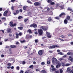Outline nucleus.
<instances>
[{
	"mask_svg": "<svg viewBox=\"0 0 73 73\" xmlns=\"http://www.w3.org/2000/svg\"><path fill=\"white\" fill-rule=\"evenodd\" d=\"M15 35H16V38H19V34H17V33H16L15 34Z\"/></svg>",
	"mask_w": 73,
	"mask_h": 73,
	"instance_id": "obj_20",
	"label": "nucleus"
},
{
	"mask_svg": "<svg viewBox=\"0 0 73 73\" xmlns=\"http://www.w3.org/2000/svg\"><path fill=\"white\" fill-rule=\"evenodd\" d=\"M55 73H60V71L59 70H57V71H55Z\"/></svg>",
	"mask_w": 73,
	"mask_h": 73,
	"instance_id": "obj_50",
	"label": "nucleus"
},
{
	"mask_svg": "<svg viewBox=\"0 0 73 73\" xmlns=\"http://www.w3.org/2000/svg\"><path fill=\"white\" fill-rule=\"evenodd\" d=\"M64 24H66L68 23V21L66 19H65L64 21Z\"/></svg>",
	"mask_w": 73,
	"mask_h": 73,
	"instance_id": "obj_21",
	"label": "nucleus"
},
{
	"mask_svg": "<svg viewBox=\"0 0 73 73\" xmlns=\"http://www.w3.org/2000/svg\"><path fill=\"white\" fill-rule=\"evenodd\" d=\"M56 48V47L55 46V45H53V46H50L49 48L50 49H53V48Z\"/></svg>",
	"mask_w": 73,
	"mask_h": 73,
	"instance_id": "obj_16",
	"label": "nucleus"
},
{
	"mask_svg": "<svg viewBox=\"0 0 73 73\" xmlns=\"http://www.w3.org/2000/svg\"><path fill=\"white\" fill-rule=\"evenodd\" d=\"M56 70V68H53L52 69V70L53 72H55Z\"/></svg>",
	"mask_w": 73,
	"mask_h": 73,
	"instance_id": "obj_35",
	"label": "nucleus"
},
{
	"mask_svg": "<svg viewBox=\"0 0 73 73\" xmlns=\"http://www.w3.org/2000/svg\"><path fill=\"white\" fill-rule=\"evenodd\" d=\"M36 72H38V71H40V70L39 68L37 69L36 70Z\"/></svg>",
	"mask_w": 73,
	"mask_h": 73,
	"instance_id": "obj_48",
	"label": "nucleus"
},
{
	"mask_svg": "<svg viewBox=\"0 0 73 73\" xmlns=\"http://www.w3.org/2000/svg\"><path fill=\"white\" fill-rule=\"evenodd\" d=\"M65 13H61L59 15V17H62V16H63V17H62V18L64 19L65 17Z\"/></svg>",
	"mask_w": 73,
	"mask_h": 73,
	"instance_id": "obj_9",
	"label": "nucleus"
},
{
	"mask_svg": "<svg viewBox=\"0 0 73 73\" xmlns=\"http://www.w3.org/2000/svg\"><path fill=\"white\" fill-rule=\"evenodd\" d=\"M64 60V59L63 58H60L59 59V61H62V60Z\"/></svg>",
	"mask_w": 73,
	"mask_h": 73,
	"instance_id": "obj_51",
	"label": "nucleus"
},
{
	"mask_svg": "<svg viewBox=\"0 0 73 73\" xmlns=\"http://www.w3.org/2000/svg\"><path fill=\"white\" fill-rule=\"evenodd\" d=\"M70 61H71V62H73V58H72L71 59H70Z\"/></svg>",
	"mask_w": 73,
	"mask_h": 73,
	"instance_id": "obj_61",
	"label": "nucleus"
},
{
	"mask_svg": "<svg viewBox=\"0 0 73 73\" xmlns=\"http://www.w3.org/2000/svg\"><path fill=\"white\" fill-rule=\"evenodd\" d=\"M19 12H23V10H22V9H19Z\"/></svg>",
	"mask_w": 73,
	"mask_h": 73,
	"instance_id": "obj_57",
	"label": "nucleus"
},
{
	"mask_svg": "<svg viewBox=\"0 0 73 73\" xmlns=\"http://www.w3.org/2000/svg\"><path fill=\"white\" fill-rule=\"evenodd\" d=\"M8 11H5L3 13L4 16H7V13H8Z\"/></svg>",
	"mask_w": 73,
	"mask_h": 73,
	"instance_id": "obj_15",
	"label": "nucleus"
},
{
	"mask_svg": "<svg viewBox=\"0 0 73 73\" xmlns=\"http://www.w3.org/2000/svg\"><path fill=\"white\" fill-rule=\"evenodd\" d=\"M22 18V16H19L18 17V19L19 20L20 19H21Z\"/></svg>",
	"mask_w": 73,
	"mask_h": 73,
	"instance_id": "obj_45",
	"label": "nucleus"
},
{
	"mask_svg": "<svg viewBox=\"0 0 73 73\" xmlns=\"http://www.w3.org/2000/svg\"><path fill=\"white\" fill-rule=\"evenodd\" d=\"M42 65H44L45 64V62H41Z\"/></svg>",
	"mask_w": 73,
	"mask_h": 73,
	"instance_id": "obj_56",
	"label": "nucleus"
},
{
	"mask_svg": "<svg viewBox=\"0 0 73 73\" xmlns=\"http://www.w3.org/2000/svg\"><path fill=\"white\" fill-rule=\"evenodd\" d=\"M27 6H24L23 8V10H24V11H25L26 9H27Z\"/></svg>",
	"mask_w": 73,
	"mask_h": 73,
	"instance_id": "obj_30",
	"label": "nucleus"
},
{
	"mask_svg": "<svg viewBox=\"0 0 73 73\" xmlns=\"http://www.w3.org/2000/svg\"><path fill=\"white\" fill-rule=\"evenodd\" d=\"M14 7H13V6H12L11 7V9L12 10H14Z\"/></svg>",
	"mask_w": 73,
	"mask_h": 73,
	"instance_id": "obj_49",
	"label": "nucleus"
},
{
	"mask_svg": "<svg viewBox=\"0 0 73 73\" xmlns=\"http://www.w3.org/2000/svg\"><path fill=\"white\" fill-rule=\"evenodd\" d=\"M25 64V62L24 61H23L22 62V64H23V65H24Z\"/></svg>",
	"mask_w": 73,
	"mask_h": 73,
	"instance_id": "obj_60",
	"label": "nucleus"
},
{
	"mask_svg": "<svg viewBox=\"0 0 73 73\" xmlns=\"http://www.w3.org/2000/svg\"><path fill=\"white\" fill-rule=\"evenodd\" d=\"M56 7H58L60 5V4H59L58 3H57L56 4Z\"/></svg>",
	"mask_w": 73,
	"mask_h": 73,
	"instance_id": "obj_41",
	"label": "nucleus"
},
{
	"mask_svg": "<svg viewBox=\"0 0 73 73\" xmlns=\"http://www.w3.org/2000/svg\"><path fill=\"white\" fill-rule=\"evenodd\" d=\"M27 32L28 33H29V34H32V33H33L32 30H31L30 29H29L28 30H27Z\"/></svg>",
	"mask_w": 73,
	"mask_h": 73,
	"instance_id": "obj_13",
	"label": "nucleus"
},
{
	"mask_svg": "<svg viewBox=\"0 0 73 73\" xmlns=\"http://www.w3.org/2000/svg\"><path fill=\"white\" fill-rule=\"evenodd\" d=\"M46 33L47 35V37H48V38H51V37H52V36L50 35V33H48L47 31L46 32Z\"/></svg>",
	"mask_w": 73,
	"mask_h": 73,
	"instance_id": "obj_7",
	"label": "nucleus"
},
{
	"mask_svg": "<svg viewBox=\"0 0 73 73\" xmlns=\"http://www.w3.org/2000/svg\"><path fill=\"white\" fill-rule=\"evenodd\" d=\"M58 54H60V55H64V53L61 52L58 53Z\"/></svg>",
	"mask_w": 73,
	"mask_h": 73,
	"instance_id": "obj_34",
	"label": "nucleus"
},
{
	"mask_svg": "<svg viewBox=\"0 0 73 73\" xmlns=\"http://www.w3.org/2000/svg\"><path fill=\"white\" fill-rule=\"evenodd\" d=\"M20 73H24V71L22 70H20Z\"/></svg>",
	"mask_w": 73,
	"mask_h": 73,
	"instance_id": "obj_62",
	"label": "nucleus"
},
{
	"mask_svg": "<svg viewBox=\"0 0 73 73\" xmlns=\"http://www.w3.org/2000/svg\"><path fill=\"white\" fill-rule=\"evenodd\" d=\"M59 7H60L62 9H63L64 8V7L62 5L60 6Z\"/></svg>",
	"mask_w": 73,
	"mask_h": 73,
	"instance_id": "obj_29",
	"label": "nucleus"
},
{
	"mask_svg": "<svg viewBox=\"0 0 73 73\" xmlns=\"http://www.w3.org/2000/svg\"><path fill=\"white\" fill-rule=\"evenodd\" d=\"M34 33L35 35H37L38 34V33H37V31L35 32Z\"/></svg>",
	"mask_w": 73,
	"mask_h": 73,
	"instance_id": "obj_64",
	"label": "nucleus"
},
{
	"mask_svg": "<svg viewBox=\"0 0 73 73\" xmlns=\"http://www.w3.org/2000/svg\"><path fill=\"white\" fill-rule=\"evenodd\" d=\"M56 64L57 65L56 66V68H60V66H61V64L60 61L57 62H56Z\"/></svg>",
	"mask_w": 73,
	"mask_h": 73,
	"instance_id": "obj_3",
	"label": "nucleus"
},
{
	"mask_svg": "<svg viewBox=\"0 0 73 73\" xmlns=\"http://www.w3.org/2000/svg\"><path fill=\"white\" fill-rule=\"evenodd\" d=\"M28 3H30V4H32V2H31L30 1H28Z\"/></svg>",
	"mask_w": 73,
	"mask_h": 73,
	"instance_id": "obj_63",
	"label": "nucleus"
},
{
	"mask_svg": "<svg viewBox=\"0 0 73 73\" xmlns=\"http://www.w3.org/2000/svg\"><path fill=\"white\" fill-rule=\"evenodd\" d=\"M26 41L25 40H20V42L21 43H24V42H25Z\"/></svg>",
	"mask_w": 73,
	"mask_h": 73,
	"instance_id": "obj_31",
	"label": "nucleus"
},
{
	"mask_svg": "<svg viewBox=\"0 0 73 73\" xmlns=\"http://www.w3.org/2000/svg\"><path fill=\"white\" fill-rule=\"evenodd\" d=\"M34 5L35 6H37V7H38V6H40V3L39 2H35L34 3Z\"/></svg>",
	"mask_w": 73,
	"mask_h": 73,
	"instance_id": "obj_10",
	"label": "nucleus"
},
{
	"mask_svg": "<svg viewBox=\"0 0 73 73\" xmlns=\"http://www.w3.org/2000/svg\"><path fill=\"white\" fill-rule=\"evenodd\" d=\"M32 14V12H29L28 13V15H31Z\"/></svg>",
	"mask_w": 73,
	"mask_h": 73,
	"instance_id": "obj_58",
	"label": "nucleus"
},
{
	"mask_svg": "<svg viewBox=\"0 0 73 73\" xmlns=\"http://www.w3.org/2000/svg\"><path fill=\"white\" fill-rule=\"evenodd\" d=\"M61 37H62V38H65V36L62 35H61L60 36Z\"/></svg>",
	"mask_w": 73,
	"mask_h": 73,
	"instance_id": "obj_38",
	"label": "nucleus"
},
{
	"mask_svg": "<svg viewBox=\"0 0 73 73\" xmlns=\"http://www.w3.org/2000/svg\"><path fill=\"white\" fill-rule=\"evenodd\" d=\"M38 32L39 35L40 36H41L43 33V31L42 29H38Z\"/></svg>",
	"mask_w": 73,
	"mask_h": 73,
	"instance_id": "obj_2",
	"label": "nucleus"
},
{
	"mask_svg": "<svg viewBox=\"0 0 73 73\" xmlns=\"http://www.w3.org/2000/svg\"><path fill=\"white\" fill-rule=\"evenodd\" d=\"M24 21L25 23H26L27 21H29V19H25Z\"/></svg>",
	"mask_w": 73,
	"mask_h": 73,
	"instance_id": "obj_26",
	"label": "nucleus"
},
{
	"mask_svg": "<svg viewBox=\"0 0 73 73\" xmlns=\"http://www.w3.org/2000/svg\"><path fill=\"white\" fill-rule=\"evenodd\" d=\"M16 70H19V69H20V67L19 66H17L16 67Z\"/></svg>",
	"mask_w": 73,
	"mask_h": 73,
	"instance_id": "obj_33",
	"label": "nucleus"
},
{
	"mask_svg": "<svg viewBox=\"0 0 73 73\" xmlns=\"http://www.w3.org/2000/svg\"><path fill=\"white\" fill-rule=\"evenodd\" d=\"M42 73H46V71L44 70H43L41 71Z\"/></svg>",
	"mask_w": 73,
	"mask_h": 73,
	"instance_id": "obj_25",
	"label": "nucleus"
},
{
	"mask_svg": "<svg viewBox=\"0 0 73 73\" xmlns=\"http://www.w3.org/2000/svg\"><path fill=\"white\" fill-rule=\"evenodd\" d=\"M30 73V70H28L26 72H25V73Z\"/></svg>",
	"mask_w": 73,
	"mask_h": 73,
	"instance_id": "obj_36",
	"label": "nucleus"
},
{
	"mask_svg": "<svg viewBox=\"0 0 73 73\" xmlns=\"http://www.w3.org/2000/svg\"><path fill=\"white\" fill-rule=\"evenodd\" d=\"M16 47H17L15 45H11L10 46L11 48H16Z\"/></svg>",
	"mask_w": 73,
	"mask_h": 73,
	"instance_id": "obj_14",
	"label": "nucleus"
},
{
	"mask_svg": "<svg viewBox=\"0 0 73 73\" xmlns=\"http://www.w3.org/2000/svg\"><path fill=\"white\" fill-rule=\"evenodd\" d=\"M60 73H63V70L62 69H59Z\"/></svg>",
	"mask_w": 73,
	"mask_h": 73,
	"instance_id": "obj_23",
	"label": "nucleus"
},
{
	"mask_svg": "<svg viewBox=\"0 0 73 73\" xmlns=\"http://www.w3.org/2000/svg\"><path fill=\"white\" fill-rule=\"evenodd\" d=\"M66 19L67 20H69L70 19V17L69 16H68L66 17Z\"/></svg>",
	"mask_w": 73,
	"mask_h": 73,
	"instance_id": "obj_28",
	"label": "nucleus"
},
{
	"mask_svg": "<svg viewBox=\"0 0 73 73\" xmlns=\"http://www.w3.org/2000/svg\"><path fill=\"white\" fill-rule=\"evenodd\" d=\"M48 52H49V53H53V51L49 50Z\"/></svg>",
	"mask_w": 73,
	"mask_h": 73,
	"instance_id": "obj_47",
	"label": "nucleus"
},
{
	"mask_svg": "<svg viewBox=\"0 0 73 73\" xmlns=\"http://www.w3.org/2000/svg\"><path fill=\"white\" fill-rule=\"evenodd\" d=\"M40 28H42V30L43 31H46V30H48V28L46 27V26H44L41 27Z\"/></svg>",
	"mask_w": 73,
	"mask_h": 73,
	"instance_id": "obj_8",
	"label": "nucleus"
},
{
	"mask_svg": "<svg viewBox=\"0 0 73 73\" xmlns=\"http://www.w3.org/2000/svg\"><path fill=\"white\" fill-rule=\"evenodd\" d=\"M19 13V11L18 10H16V13H13V14L14 15H17Z\"/></svg>",
	"mask_w": 73,
	"mask_h": 73,
	"instance_id": "obj_12",
	"label": "nucleus"
},
{
	"mask_svg": "<svg viewBox=\"0 0 73 73\" xmlns=\"http://www.w3.org/2000/svg\"><path fill=\"white\" fill-rule=\"evenodd\" d=\"M54 4H55V3L54 2H51L50 3V4L51 5H54Z\"/></svg>",
	"mask_w": 73,
	"mask_h": 73,
	"instance_id": "obj_37",
	"label": "nucleus"
},
{
	"mask_svg": "<svg viewBox=\"0 0 73 73\" xmlns=\"http://www.w3.org/2000/svg\"><path fill=\"white\" fill-rule=\"evenodd\" d=\"M67 54H68L69 56H73V54H71L70 52H68L67 53Z\"/></svg>",
	"mask_w": 73,
	"mask_h": 73,
	"instance_id": "obj_22",
	"label": "nucleus"
},
{
	"mask_svg": "<svg viewBox=\"0 0 73 73\" xmlns=\"http://www.w3.org/2000/svg\"><path fill=\"white\" fill-rule=\"evenodd\" d=\"M55 19H57V20H60V18L58 17H55Z\"/></svg>",
	"mask_w": 73,
	"mask_h": 73,
	"instance_id": "obj_42",
	"label": "nucleus"
},
{
	"mask_svg": "<svg viewBox=\"0 0 73 73\" xmlns=\"http://www.w3.org/2000/svg\"><path fill=\"white\" fill-rule=\"evenodd\" d=\"M69 65H70V64L68 63L65 65L66 66H69Z\"/></svg>",
	"mask_w": 73,
	"mask_h": 73,
	"instance_id": "obj_39",
	"label": "nucleus"
},
{
	"mask_svg": "<svg viewBox=\"0 0 73 73\" xmlns=\"http://www.w3.org/2000/svg\"><path fill=\"white\" fill-rule=\"evenodd\" d=\"M29 35H27L26 36V37H25V38L26 40H28L29 39Z\"/></svg>",
	"mask_w": 73,
	"mask_h": 73,
	"instance_id": "obj_18",
	"label": "nucleus"
},
{
	"mask_svg": "<svg viewBox=\"0 0 73 73\" xmlns=\"http://www.w3.org/2000/svg\"><path fill=\"white\" fill-rule=\"evenodd\" d=\"M50 62L49 61H47V64H50Z\"/></svg>",
	"mask_w": 73,
	"mask_h": 73,
	"instance_id": "obj_52",
	"label": "nucleus"
},
{
	"mask_svg": "<svg viewBox=\"0 0 73 73\" xmlns=\"http://www.w3.org/2000/svg\"><path fill=\"white\" fill-rule=\"evenodd\" d=\"M38 54L40 56H41L42 54V50H40L38 52Z\"/></svg>",
	"mask_w": 73,
	"mask_h": 73,
	"instance_id": "obj_11",
	"label": "nucleus"
},
{
	"mask_svg": "<svg viewBox=\"0 0 73 73\" xmlns=\"http://www.w3.org/2000/svg\"><path fill=\"white\" fill-rule=\"evenodd\" d=\"M7 66H11V63H8L7 64Z\"/></svg>",
	"mask_w": 73,
	"mask_h": 73,
	"instance_id": "obj_43",
	"label": "nucleus"
},
{
	"mask_svg": "<svg viewBox=\"0 0 73 73\" xmlns=\"http://www.w3.org/2000/svg\"><path fill=\"white\" fill-rule=\"evenodd\" d=\"M6 32L7 33L11 34V33H12V29L10 28H8L6 30Z\"/></svg>",
	"mask_w": 73,
	"mask_h": 73,
	"instance_id": "obj_6",
	"label": "nucleus"
},
{
	"mask_svg": "<svg viewBox=\"0 0 73 73\" xmlns=\"http://www.w3.org/2000/svg\"><path fill=\"white\" fill-rule=\"evenodd\" d=\"M30 27L31 28H32V27H33V28H37V25L35 23H33L31 24L30 25Z\"/></svg>",
	"mask_w": 73,
	"mask_h": 73,
	"instance_id": "obj_5",
	"label": "nucleus"
},
{
	"mask_svg": "<svg viewBox=\"0 0 73 73\" xmlns=\"http://www.w3.org/2000/svg\"><path fill=\"white\" fill-rule=\"evenodd\" d=\"M18 29H19V30H22V29H23V27H18Z\"/></svg>",
	"mask_w": 73,
	"mask_h": 73,
	"instance_id": "obj_17",
	"label": "nucleus"
},
{
	"mask_svg": "<svg viewBox=\"0 0 73 73\" xmlns=\"http://www.w3.org/2000/svg\"><path fill=\"white\" fill-rule=\"evenodd\" d=\"M38 39H35V43H37V42H38Z\"/></svg>",
	"mask_w": 73,
	"mask_h": 73,
	"instance_id": "obj_44",
	"label": "nucleus"
},
{
	"mask_svg": "<svg viewBox=\"0 0 73 73\" xmlns=\"http://www.w3.org/2000/svg\"><path fill=\"white\" fill-rule=\"evenodd\" d=\"M18 34L19 35V36H22V35H23V33H22L21 32H20Z\"/></svg>",
	"mask_w": 73,
	"mask_h": 73,
	"instance_id": "obj_32",
	"label": "nucleus"
},
{
	"mask_svg": "<svg viewBox=\"0 0 73 73\" xmlns=\"http://www.w3.org/2000/svg\"><path fill=\"white\" fill-rule=\"evenodd\" d=\"M70 73H73V70H72L70 71Z\"/></svg>",
	"mask_w": 73,
	"mask_h": 73,
	"instance_id": "obj_55",
	"label": "nucleus"
},
{
	"mask_svg": "<svg viewBox=\"0 0 73 73\" xmlns=\"http://www.w3.org/2000/svg\"><path fill=\"white\" fill-rule=\"evenodd\" d=\"M44 42H47L48 41V40L46 39H45L44 40Z\"/></svg>",
	"mask_w": 73,
	"mask_h": 73,
	"instance_id": "obj_59",
	"label": "nucleus"
},
{
	"mask_svg": "<svg viewBox=\"0 0 73 73\" xmlns=\"http://www.w3.org/2000/svg\"><path fill=\"white\" fill-rule=\"evenodd\" d=\"M68 11H70L71 12H73V10L72 9H70V8L68 7L67 9Z\"/></svg>",
	"mask_w": 73,
	"mask_h": 73,
	"instance_id": "obj_27",
	"label": "nucleus"
},
{
	"mask_svg": "<svg viewBox=\"0 0 73 73\" xmlns=\"http://www.w3.org/2000/svg\"><path fill=\"white\" fill-rule=\"evenodd\" d=\"M68 36H69V37H70V36H72V35L71 34H68Z\"/></svg>",
	"mask_w": 73,
	"mask_h": 73,
	"instance_id": "obj_46",
	"label": "nucleus"
},
{
	"mask_svg": "<svg viewBox=\"0 0 73 73\" xmlns=\"http://www.w3.org/2000/svg\"><path fill=\"white\" fill-rule=\"evenodd\" d=\"M32 35H30L29 36V38H32Z\"/></svg>",
	"mask_w": 73,
	"mask_h": 73,
	"instance_id": "obj_53",
	"label": "nucleus"
},
{
	"mask_svg": "<svg viewBox=\"0 0 73 73\" xmlns=\"http://www.w3.org/2000/svg\"><path fill=\"white\" fill-rule=\"evenodd\" d=\"M33 66V65H31L29 67V68H32Z\"/></svg>",
	"mask_w": 73,
	"mask_h": 73,
	"instance_id": "obj_54",
	"label": "nucleus"
},
{
	"mask_svg": "<svg viewBox=\"0 0 73 73\" xmlns=\"http://www.w3.org/2000/svg\"><path fill=\"white\" fill-rule=\"evenodd\" d=\"M9 25L10 27H15V26H16L17 25V24L14 23L13 24V23L12 21H11L10 22Z\"/></svg>",
	"mask_w": 73,
	"mask_h": 73,
	"instance_id": "obj_1",
	"label": "nucleus"
},
{
	"mask_svg": "<svg viewBox=\"0 0 73 73\" xmlns=\"http://www.w3.org/2000/svg\"><path fill=\"white\" fill-rule=\"evenodd\" d=\"M52 18L50 17H49L48 19V21L49 22L51 21H52Z\"/></svg>",
	"mask_w": 73,
	"mask_h": 73,
	"instance_id": "obj_19",
	"label": "nucleus"
},
{
	"mask_svg": "<svg viewBox=\"0 0 73 73\" xmlns=\"http://www.w3.org/2000/svg\"><path fill=\"white\" fill-rule=\"evenodd\" d=\"M52 63L53 64H55L57 62V59L56 58L54 57H53L52 58Z\"/></svg>",
	"mask_w": 73,
	"mask_h": 73,
	"instance_id": "obj_4",
	"label": "nucleus"
},
{
	"mask_svg": "<svg viewBox=\"0 0 73 73\" xmlns=\"http://www.w3.org/2000/svg\"><path fill=\"white\" fill-rule=\"evenodd\" d=\"M53 0H48L47 3H50L51 2H52Z\"/></svg>",
	"mask_w": 73,
	"mask_h": 73,
	"instance_id": "obj_24",
	"label": "nucleus"
},
{
	"mask_svg": "<svg viewBox=\"0 0 73 73\" xmlns=\"http://www.w3.org/2000/svg\"><path fill=\"white\" fill-rule=\"evenodd\" d=\"M2 20H6V18H5V17H3L1 18Z\"/></svg>",
	"mask_w": 73,
	"mask_h": 73,
	"instance_id": "obj_40",
	"label": "nucleus"
}]
</instances>
